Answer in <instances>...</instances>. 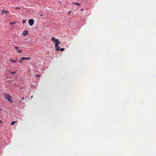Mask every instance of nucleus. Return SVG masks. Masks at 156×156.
<instances>
[{
	"label": "nucleus",
	"mask_w": 156,
	"mask_h": 156,
	"mask_svg": "<svg viewBox=\"0 0 156 156\" xmlns=\"http://www.w3.org/2000/svg\"><path fill=\"white\" fill-rule=\"evenodd\" d=\"M2 122L1 121V120H0V123L1 124H2Z\"/></svg>",
	"instance_id": "obj_19"
},
{
	"label": "nucleus",
	"mask_w": 156,
	"mask_h": 156,
	"mask_svg": "<svg viewBox=\"0 0 156 156\" xmlns=\"http://www.w3.org/2000/svg\"><path fill=\"white\" fill-rule=\"evenodd\" d=\"M32 97H33V96H32L31 97V98H32Z\"/></svg>",
	"instance_id": "obj_25"
},
{
	"label": "nucleus",
	"mask_w": 156,
	"mask_h": 156,
	"mask_svg": "<svg viewBox=\"0 0 156 156\" xmlns=\"http://www.w3.org/2000/svg\"><path fill=\"white\" fill-rule=\"evenodd\" d=\"M4 10H2L1 11V14L2 15H3L4 14Z\"/></svg>",
	"instance_id": "obj_12"
},
{
	"label": "nucleus",
	"mask_w": 156,
	"mask_h": 156,
	"mask_svg": "<svg viewBox=\"0 0 156 156\" xmlns=\"http://www.w3.org/2000/svg\"><path fill=\"white\" fill-rule=\"evenodd\" d=\"M81 11H83V9H81Z\"/></svg>",
	"instance_id": "obj_23"
},
{
	"label": "nucleus",
	"mask_w": 156,
	"mask_h": 156,
	"mask_svg": "<svg viewBox=\"0 0 156 156\" xmlns=\"http://www.w3.org/2000/svg\"><path fill=\"white\" fill-rule=\"evenodd\" d=\"M10 60L13 63H16L17 62V60H13L12 59H10Z\"/></svg>",
	"instance_id": "obj_9"
},
{
	"label": "nucleus",
	"mask_w": 156,
	"mask_h": 156,
	"mask_svg": "<svg viewBox=\"0 0 156 156\" xmlns=\"http://www.w3.org/2000/svg\"><path fill=\"white\" fill-rule=\"evenodd\" d=\"M42 15H42V14H41V15H40V16H42Z\"/></svg>",
	"instance_id": "obj_24"
},
{
	"label": "nucleus",
	"mask_w": 156,
	"mask_h": 156,
	"mask_svg": "<svg viewBox=\"0 0 156 156\" xmlns=\"http://www.w3.org/2000/svg\"><path fill=\"white\" fill-rule=\"evenodd\" d=\"M19 47L18 46H15L14 47V48L16 49L17 51L18 50V48Z\"/></svg>",
	"instance_id": "obj_17"
},
{
	"label": "nucleus",
	"mask_w": 156,
	"mask_h": 156,
	"mask_svg": "<svg viewBox=\"0 0 156 156\" xmlns=\"http://www.w3.org/2000/svg\"><path fill=\"white\" fill-rule=\"evenodd\" d=\"M2 95L5 99H7L8 101L11 103L12 102V97L8 94L4 93Z\"/></svg>",
	"instance_id": "obj_2"
},
{
	"label": "nucleus",
	"mask_w": 156,
	"mask_h": 156,
	"mask_svg": "<svg viewBox=\"0 0 156 156\" xmlns=\"http://www.w3.org/2000/svg\"><path fill=\"white\" fill-rule=\"evenodd\" d=\"M24 99V97H23L22 98V100H23Z\"/></svg>",
	"instance_id": "obj_22"
},
{
	"label": "nucleus",
	"mask_w": 156,
	"mask_h": 156,
	"mask_svg": "<svg viewBox=\"0 0 156 156\" xmlns=\"http://www.w3.org/2000/svg\"><path fill=\"white\" fill-rule=\"evenodd\" d=\"M10 25H13L16 23L15 22H11L10 23Z\"/></svg>",
	"instance_id": "obj_11"
},
{
	"label": "nucleus",
	"mask_w": 156,
	"mask_h": 156,
	"mask_svg": "<svg viewBox=\"0 0 156 156\" xmlns=\"http://www.w3.org/2000/svg\"><path fill=\"white\" fill-rule=\"evenodd\" d=\"M27 20H23L22 21L23 23H26V22Z\"/></svg>",
	"instance_id": "obj_13"
},
{
	"label": "nucleus",
	"mask_w": 156,
	"mask_h": 156,
	"mask_svg": "<svg viewBox=\"0 0 156 156\" xmlns=\"http://www.w3.org/2000/svg\"><path fill=\"white\" fill-rule=\"evenodd\" d=\"M41 76V75H39V74H37L36 75V77H40Z\"/></svg>",
	"instance_id": "obj_16"
},
{
	"label": "nucleus",
	"mask_w": 156,
	"mask_h": 156,
	"mask_svg": "<svg viewBox=\"0 0 156 156\" xmlns=\"http://www.w3.org/2000/svg\"><path fill=\"white\" fill-rule=\"evenodd\" d=\"M51 40L55 44L56 51H58L60 50V47L58 45L60 44V42L58 39H56L55 37H52L51 38Z\"/></svg>",
	"instance_id": "obj_1"
},
{
	"label": "nucleus",
	"mask_w": 156,
	"mask_h": 156,
	"mask_svg": "<svg viewBox=\"0 0 156 156\" xmlns=\"http://www.w3.org/2000/svg\"><path fill=\"white\" fill-rule=\"evenodd\" d=\"M9 73H11L12 74H15L16 73V72H11L10 71H9Z\"/></svg>",
	"instance_id": "obj_15"
},
{
	"label": "nucleus",
	"mask_w": 156,
	"mask_h": 156,
	"mask_svg": "<svg viewBox=\"0 0 156 156\" xmlns=\"http://www.w3.org/2000/svg\"><path fill=\"white\" fill-rule=\"evenodd\" d=\"M16 122L15 121H12V122L11 123V125H13Z\"/></svg>",
	"instance_id": "obj_10"
},
{
	"label": "nucleus",
	"mask_w": 156,
	"mask_h": 156,
	"mask_svg": "<svg viewBox=\"0 0 156 156\" xmlns=\"http://www.w3.org/2000/svg\"><path fill=\"white\" fill-rule=\"evenodd\" d=\"M4 14H6L9 13V11L7 10H4Z\"/></svg>",
	"instance_id": "obj_8"
},
{
	"label": "nucleus",
	"mask_w": 156,
	"mask_h": 156,
	"mask_svg": "<svg viewBox=\"0 0 156 156\" xmlns=\"http://www.w3.org/2000/svg\"><path fill=\"white\" fill-rule=\"evenodd\" d=\"M16 9H20V8H19V7H17V8H16Z\"/></svg>",
	"instance_id": "obj_20"
},
{
	"label": "nucleus",
	"mask_w": 156,
	"mask_h": 156,
	"mask_svg": "<svg viewBox=\"0 0 156 156\" xmlns=\"http://www.w3.org/2000/svg\"><path fill=\"white\" fill-rule=\"evenodd\" d=\"M73 4H74L75 5H80V4L79 3L76 2H73Z\"/></svg>",
	"instance_id": "obj_7"
},
{
	"label": "nucleus",
	"mask_w": 156,
	"mask_h": 156,
	"mask_svg": "<svg viewBox=\"0 0 156 156\" xmlns=\"http://www.w3.org/2000/svg\"><path fill=\"white\" fill-rule=\"evenodd\" d=\"M30 26H32L34 23V20L33 19H29L28 20Z\"/></svg>",
	"instance_id": "obj_3"
},
{
	"label": "nucleus",
	"mask_w": 156,
	"mask_h": 156,
	"mask_svg": "<svg viewBox=\"0 0 156 156\" xmlns=\"http://www.w3.org/2000/svg\"><path fill=\"white\" fill-rule=\"evenodd\" d=\"M22 35L23 37H25L26 35L28 34V31L25 30L22 33Z\"/></svg>",
	"instance_id": "obj_4"
},
{
	"label": "nucleus",
	"mask_w": 156,
	"mask_h": 156,
	"mask_svg": "<svg viewBox=\"0 0 156 156\" xmlns=\"http://www.w3.org/2000/svg\"><path fill=\"white\" fill-rule=\"evenodd\" d=\"M17 51L19 53H21L22 52V50H17Z\"/></svg>",
	"instance_id": "obj_18"
},
{
	"label": "nucleus",
	"mask_w": 156,
	"mask_h": 156,
	"mask_svg": "<svg viewBox=\"0 0 156 156\" xmlns=\"http://www.w3.org/2000/svg\"><path fill=\"white\" fill-rule=\"evenodd\" d=\"M60 51L61 52H62V51H64L65 49L64 48H61L60 49Z\"/></svg>",
	"instance_id": "obj_14"
},
{
	"label": "nucleus",
	"mask_w": 156,
	"mask_h": 156,
	"mask_svg": "<svg viewBox=\"0 0 156 156\" xmlns=\"http://www.w3.org/2000/svg\"><path fill=\"white\" fill-rule=\"evenodd\" d=\"M71 11H69V12H68V13L69 14H70V12H71Z\"/></svg>",
	"instance_id": "obj_21"
},
{
	"label": "nucleus",
	"mask_w": 156,
	"mask_h": 156,
	"mask_svg": "<svg viewBox=\"0 0 156 156\" xmlns=\"http://www.w3.org/2000/svg\"><path fill=\"white\" fill-rule=\"evenodd\" d=\"M22 57L19 60L18 62L20 63H21L22 61L23 60V59Z\"/></svg>",
	"instance_id": "obj_5"
},
{
	"label": "nucleus",
	"mask_w": 156,
	"mask_h": 156,
	"mask_svg": "<svg viewBox=\"0 0 156 156\" xmlns=\"http://www.w3.org/2000/svg\"><path fill=\"white\" fill-rule=\"evenodd\" d=\"M22 58H23V60H29L30 59V58H26V57H22Z\"/></svg>",
	"instance_id": "obj_6"
}]
</instances>
